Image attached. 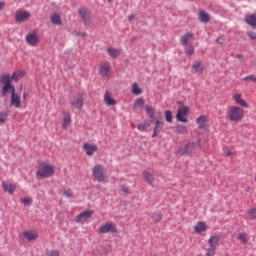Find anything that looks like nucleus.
Here are the masks:
<instances>
[{"instance_id":"obj_1","label":"nucleus","mask_w":256,"mask_h":256,"mask_svg":"<svg viewBox=\"0 0 256 256\" xmlns=\"http://www.w3.org/2000/svg\"><path fill=\"white\" fill-rule=\"evenodd\" d=\"M229 121L239 123L245 117V110L239 106H232L227 112Z\"/></svg>"},{"instance_id":"obj_2","label":"nucleus","mask_w":256,"mask_h":256,"mask_svg":"<svg viewBox=\"0 0 256 256\" xmlns=\"http://www.w3.org/2000/svg\"><path fill=\"white\" fill-rule=\"evenodd\" d=\"M13 79H15V74H13L12 78L9 75L1 76L0 81L2 85H4L2 88L3 97H5V95H7L9 92L11 93V95H13V91L15 93V86L11 84L13 82Z\"/></svg>"},{"instance_id":"obj_3","label":"nucleus","mask_w":256,"mask_h":256,"mask_svg":"<svg viewBox=\"0 0 256 256\" xmlns=\"http://www.w3.org/2000/svg\"><path fill=\"white\" fill-rule=\"evenodd\" d=\"M36 175L38 177H41L42 179L53 177V175H55V166L49 163H42L39 166L38 171L36 172Z\"/></svg>"},{"instance_id":"obj_4","label":"nucleus","mask_w":256,"mask_h":256,"mask_svg":"<svg viewBox=\"0 0 256 256\" xmlns=\"http://www.w3.org/2000/svg\"><path fill=\"white\" fill-rule=\"evenodd\" d=\"M92 175L98 181V183H107V172L105 167L101 164H97L92 169Z\"/></svg>"},{"instance_id":"obj_5","label":"nucleus","mask_w":256,"mask_h":256,"mask_svg":"<svg viewBox=\"0 0 256 256\" xmlns=\"http://www.w3.org/2000/svg\"><path fill=\"white\" fill-rule=\"evenodd\" d=\"M197 147L201 149V138H198L196 141H190L186 146L179 148V155H185V153H193L197 150Z\"/></svg>"},{"instance_id":"obj_6","label":"nucleus","mask_w":256,"mask_h":256,"mask_svg":"<svg viewBox=\"0 0 256 256\" xmlns=\"http://www.w3.org/2000/svg\"><path fill=\"white\" fill-rule=\"evenodd\" d=\"M70 105L73 109H83L85 101L83 100V95L81 93L75 94L70 98Z\"/></svg>"},{"instance_id":"obj_7","label":"nucleus","mask_w":256,"mask_h":256,"mask_svg":"<svg viewBox=\"0 0 256 256\" xmlns=\"http://www.w3.org/2000/svg\"><path fill=\"white\" fill-rule=\"evenodd\" d=\"M190 109L187 106H182L178 109L176 114L177 121L180 123H188L187 115H189Z\"/></svg>"},{"instance_id":"obj_8","label":"nucleus","mask_w":256,"mask_h":256,"mask_svg":"<svg viewBox=\"0 0 256 256\" xmlns=\"http://www.w3.org/2000/svg\"><path fill=\"white\" fill-rule=\"evenodd\" d=\"M19 238L22 241H37V239L39 238V234L36 231L26 230L19 235Z\"/></svg>"},{"instance_id":"obj_9","label":"nucleus","mask_w":256,"mask_h":256,"mask_svg":"<svg viewBox=\"0 0 256 256\" xmlns=\"http://www.w3.org/2000/svg\"><path fill=\"white\" fill-rule=\"evenodd\" d=\"M30 18L31 13H29V11L26 10H19L15 14L16 23H23L25 21H29Z\"/></svg>"},{"instance_id":"obj_10","label":"nucleus","mask_w":256,"mask_h":256,"mask_svg":"<svg viewBox=\"0 0 256 256\" xmlns=\"http://www.w3.org/2000/svg\"><path fill=\"white\" fill-rule=\"evenodd\" d=\"M79 15L86 27L91 25V11L87 10V8H81L79 10Z\"/></svg>"},{"instance_id":"obj_11","label":"nucleus","mask_w":256,"mask_h":256,"mask_svg":"<svg viewBox=\"0 0 256 256\" xmlns=\"http://www.w3.org/2000/svg\"><path fill=\"white\" fill-rule=\"evenodd\" d=\"M93 213H95L93 210H86L80 213L76 218L77 223H81L82 225L87 223V221L93 217Z\"/></svg>"},{"instance_id":"obj_12","label":"nucleus","mask_w":256,"mask_h":256,"mask_svg":"<svg viewBox=\"0 0 256 256\" xmlns=\"http://www.w3.org/2000/svg\"><path fill=\"white\" fill-rule=\"evenodd\" d=\"M26 42L28 45H31V47H37L39 44V36H37V32H30L26 35Z\"/></svg>"},{"instance_id":"obj_13","label":"nucleus","mask_w":256,"mask_h":256,"mask_svg":"<svg viewBox=\"0 0 256 256\" xmlns=\"http://www.w3.org/2000/svg\"><path fill=\"white\" fill-rule=\"evenodd\" d=\"M99 233H117V227L113 222L103 224L99 227Z\"/></svg>"},{"instance_id":"obj_14","label":"nucleus","mask_w":256,"mask_h":256,"mask_svg":"<svg viewBox=\"0 0 256 256\" xmlns=\"http://www.w3.org/2000/svg\"><path fill=\"white\" fill-rule=\"evenodd\" d=\"M100 75L105 78H109L111 73V64L109 62H104L100 65L99 68Z\"/></svg>"},{"instance_id":"obj_15","label":"nucleus","mask_w":256,"mask_h":256,"mask_svg":"<svg viewBox=\"0 0 256 256\" xmlns=\"http://www.w3.org/2000/svg\"><path fill=\"white\" fill-rule=\"evenodd\" d=\"M10 105L11 107H15V109H21V96L13 92L10 98Z\"/></svg>"},{"instance_id":"obj_16","label":"nucleus","mask_w":256,"mask_h":256,"mask_svg":"<svg viewBox=\"0 0 256 256\" xmlns=\"http://www.w3.org/2000/svg\"><path fill=\"white\" fill-rule=\"evenodd\" d=\"M2 189L6 193H9V195H13V193H15V191L17 190V184H13L11 182L3 181L2 182Z\"/></svg>"},{"instance_id":"obj_17","label":"nucleus","mask_w":256,"mask_h":256,"mask_svg":"<svg viewBox=\"0 0 256 256\" xmlns=\"http://www.w3.org/2000/svg\"><path fill=\"white\" fill-rule=\"evenodd\" d=\"M144 179L146 181V183H148V185L153 186L155 184V174H153L152 170H145L144 173Z\"/></svg>"},{"instance_id":"obj_18","label":"nucleus","mask_w":256,"mask_h":256,"mask_svg":"<svg viewBox=\"0 0 256 256\" xmlns=\"http://www.w3.org/2000/svg\"><path fill=\"white\" fill-rule=\"evenodd\" d=\"M232 99L236 105H240V107H249V104H247V102L242 98L241 93L233 94Z\"/></svg>"},{"instance_id":"obj_19","label":"nucleus","mask_w":256,"mask_h":256,"mask_svg":"<svg viewBox=\"0 0 256 256\" xmlns=\"http://www.w3.org/2000/svg\"><path fill=\"white\" fill-rule=\"evenodd\" d=\"M196 123L200 129H203L204 131L209 129V124L207 121V116L202 115L197 118Z\"/></svg>"},{"instance_id":"obj_20","label":"nucleus","mask_w":256,"mask_h":256,"mask_svg":"<svg viewBox=\"0 0 256 256\" xmlns=\"http://www.w3.org/2000/svg\"><path fill=\"white\" fill-rule=\"evenodd\" d=\"M83 149L86 152V155H88V157H91L93 155V153L97 152V145L95 144H89V143H85L83 145Z\"/></svg>"},{"instance_id":"obj_21","label":"nucleus","mask_w":256,"mask_h":256,"mask_svg":"<svg viewBox=\"0 0 256 256\" xmlns=\"http://www.w3.org/2000/svg\"><path fill=\"white\" fill-rule=\"evenodd\" d=\"M164 125L165 124L163 123V121H161V120L156 121V125L154 127L153 134H152L153 138L157 137L159 135V133H161V131H163Z\"/></svg>"},{"instance_id":"obj_22","label":"nucleus","mask_w":256,"mask_h":256,"mask_svg":"<svg viewBox=\"0 0 256 256\" xmlns=\"http://www.w3.org/2000/svg\"><path fill=\"white\" fill-rule=\"evenodd\" d=\"M245 23L250 25V27H256V15L255 14H248L244 18Z\"/></svg>"},{"instance_id":"obj_23","label":"nucleus","mask_w":256,"mask_h":256,"mask_svg":"<svg viewBox=\"0 0 256 256\" xmlns=\"http://www.w3.org/2000/svg\"><path fill=\"white\" fill-rule=\"evenodd\" d=\"M104 103L108 106L117 105V102L115 99H113V97H111V93L109 91H106L104 95Z\"/></svg>"},{"instance_id":"obj_24","label":"nucleus","mask_w":256,"mask_h":256,"mask_svg":"<svg viewBox=\"0 0 256 256\" xmlns=\"http://www.w3.org/2000/svg\"><path fill=\"white\" fill-rule=\"evenodd\" d=\"M207 229H208L207 223H205V222H198L194 227V231L196 233H205V231H207Z\"/></svg>"},{"instance_id":"obj_25","label":"nucleus","mask_w":256,"mask_h":256,"mask_svg":"<svg viewBox=\"0 0 256 256\" xmlns=\"http://www.w3.org/2000/svg\"><path fill=\"white\" fill-rule=\"evenodd\" d=\"M194 35L191 32H187L186 34L182 35L180 38V41L182 43V45H189V42L191 41V39H193Z\"/></svg>"},{"instance_id":"obj_26","label":"nucleus","mask_w":256,"mask_h":256,"mask_svg":"<svg viewBox=\"0 0 256 256\" xmlns=\"http://www.w3.org/2000/svg\"><path fill=\"white\" fill-rule=\"evenodd\" d=\"M107 53L112 59H117L119 55H121V50L113 48V47H108L107 48Z\"/></svg>"},{"instance_id":"obj_27","label":"nucleus","mask_w":256,"mask_h":256,"mask_svg":"<svg viewBox=\"0 0 256 256\" xmlns=\"http://www.w3.org/2000/svg\"><path fill=\"white\" fill-rule=\"evenodd\" d=\"M220 237L219 236H211L208 240V245L214 249H217V245H219Z\"/></svg>"},{"instance_id":"obj_28","label":"nucleus","mask_w":256,"mask_h":256,"mask_svg":"<svg viewBox=\"0 0 256 256\" xmlns=\"http://www.w3.org/2000/svg\"><path fill=\"white\" fill-rule=\"evenodd\" d=\"M198 17L201 23H209L210 17H209V14H207L205 11L200 10Z\"/></svg>"},{"instance_id":"obj_29","label":"nucleus","mask_w":256,"mask_h":256,"mask_svg":"<svg viewBox=\"0 0 256 256\" xmlns=\"http://www.w3.org/2000/svg\"><path fill=\"white\" fill-rule=\"evenodd\" d=\"M192 69H194L195 73H203V71H205V68L203 67L201 61L194 62L192 65Z\"/></svg>"},{"instance_id":"obj_30","label":"nucleus","mask_w":256,"mask_h":256,"mask_svg":"<svg viewBox=\"0 0 256 256\" xmlns=\"http://www.w3.org/2000/svg\"><path fill=\"white\" fill-rule=\"evenodd\" d=\"M184 47H185L184 51L186 55H189V56L195 55V46H193V44H186Z\"/></svg>"},{"instance_id":"obj_31","label":"nucleus","mask_w":256,"mask_h":256,"mask_svg":"<svg viewBox=\"0 0 256 256\" xmlns=\"http://www.w3.org/2000/svg\"><path fill=\"white\" fill-rule=\"evenodd\" d=\"M71 125V114L67 113L64 115L62 127L63 129H67Z\"/></svg>"},{"instance_id":"obj_32","label":"nucleus","mask_w":256,"mask_h":256,"mask_svg":"<svg viewBox=\"0 0 256 256\" xmlns=\"http://www.w3.org/2000/svg\"><path fill=\"white\" fill-rule=\"evenodd\" d=\"M51 22L53 25H62L61 16L57 13L51 16Z\"/></svg>"},{"instance_id":"obj_33","label":"nucleus","mask_w":256,"mask_h":256,"mask_svg":"<svg viewBox=\"0 0 256 256\" xmlns=\"http://www.w3.org/2000/svg\"><path fill=\"white\" fill-rule=\"evenodd\" d=\"M176 131L179 135H186L188 129L186 125H178L176 126Z\"/></svg>"},{"instance_id":"obj_34","label":"nucleus","mask_w":256,"mask_h":256,"mask_svg":"<svg viewBox=\"0 0 256 256\" xmlns=\"http://www.w3.org/2000/svg\"><path fill=\"white\" fill-rule=\"evenodd\" d=\"M132 93L133 95H141L143 93V90H141L139 84L134 83L132 86Z\"/></svg>"},{"instance_id":"obj_35","label":"nucleus","mask_w":256,"mask_h":256,"mask_svg":"<svg viewBox=\"0 0 256 256\" xmlns=\"http://www.w3.org/2000/svg\"><path fill=\"white\" fill-rule=\"evenodd\" d=\"M165 119L167 123H173V112L170 110L165 111Z\"/></svg>"},{"instance_id":"obj_36","label":"nucleus","mask_w":256,"mask_h":256,"mask_svg":"<svg viewBox=\"0 0 256 256\" xmlns=\"http://www.w3.org/2000/svg\"><path fill=\"white\" fill-rule=\"evenodd\" d=\"M145 111L146 113L150 116V117H153L155 115V108L149 106V105H146L145 106Z\"/></svg>"},{"instance_id":"obj_37","label":"nucleus","mask_w":256,"mask_h":256,"mask_svg":"<svg viewBox=\"0 0 256 256\" xmlns=\"http://www.w3.org/2000/svg\"><path fill=\"white\" fill-rule=\"evenodd\" d=\"M248 215L251 221H255L256 219V208L248 210Z\"/></svg>"},{"instance_id":"obj_38","label":"nucleus","mask_w":256,"mask_h":256,"mask_svg":"<svg viewBox=\"0 0 256 256\" xmlns=\"http://www.w3.org/2000/svg\"><path fill=\"white\" fill-rule=\"evenodd\" d=\"M237 239H239L241 243H247V234L238 233Z\"/></svg>"},{"instance_id":"obj_39","label":"nucleus","mask_w":256,"mask_h":256,"mask_svg":"<svg viewBox=\"0 0 256 256\" xmlns=\"http://www.w3.org/2000/svg\"><path fill=\"white\" fill-rule=\"evenodd\" d=\"M63 195L64 197H66L67 199H71V197H73V191H71V189H65L63 191Z\"/></svg>"},{"instance_id":"obj_40","label":"nucleus","mask_w":256,"mask_h":256,"mask_svg":"<svg viewBox=\"0 0 256 256\" xmlns=\"http://www.w3.org/2000/svg\"><path fill=\"white\" fill-rule=\"evenodd\" d=\"M161 219H163V214L158 212L153 215V221H155V223H159Z\"/></svg>"},{"instance_id":"obj_41","label":"nucleus","mask_w":256,"mask_h":256,"mask_svg":"<svg viewBox=\"0 0 256 256\" xmlns=\"http://www.w3.org/2000/svg\"><path fill=\"white\" fill-rule=\"evenodd\" d=\"M148 127H149V124L147 123L137 125L138 131H147Z\"/></svg>"},{"instance_id":"obj_42","label":"nucleus","mask_w":256,"mask_h":256,"mask_svg":"<svg viewBox=\"0 0 256 256\" xmlns=\"http://www.w3.org/2000/svg\"><path fill=\"white\" fill-rule=\"evenodd\" d=\"M135 107H143V105H145V100H143V98H138L135 101Z\"/></svg>"},{"instance_id":"obj_43","label":"nucleus","mask_w":256,"mask_h":256,"mask_svg":"<svg viewBox=\"0 0 256 256\" xmlns=\"http://www.w3.org/2000/svg\"><path fill=\"white\" fill-rule=\"evenodd\" d=\"M215 251H217V248H213V247L208 248L206 256H215Z\"/></svg>"},{"instance_id":"obj_44","label":"nucleus","mask_w":256,"mask_h":256,"mask_svg":"<svg viewBox=\"0 0 256 256\" xmlns=\"http://www.w3.org/2000/svg\"><path fill=\"white\" fill-rule=\"evenodd\" d=\"M242 81H253V83H256V77L253 75L246 76V77L242 78Z\"/></svg>"},{"instance_id":"obj_45","label":"nucleus","mask_w":256,"mask_h":256,"mask_svg":"<svg viewBox=\"0 0 256 256\" xmlns=\"http://www.w3.org/2000/svg\"><path fill=\"white\" fill-rule=\"evenodd\" d=\"M46 256H59L58 250H50L46 252Z\"/></svg>"},{"instance_id":"obj_46","label":"nucleus","mask_w":256,"mask_h":256,"mask_svg":"<svg viewBox=\"0 0 256 256\" xmlns=\"http://www.w3.org/2000/svg\"><path fill=\"white\" fill-rule=\"evenodd\" d=\"M7 120V113L0 112V123H5Z\"/></svg>"},{"instance_id":"obj_47","label":"nucleus","mask_w":256,"mask_h":256,"mask_svg":"<svg viewBox=\"0 0 256 256\" xmlns=\"http://www.w3.org/2000/svg\"><path fill=\"white\" fill-rule=\"evenodd\" d=\"M21 203H23V205H31L32 200L30 198H22Z\"/></svg>"},{"instance_id":"obj_48","label":"nucleus","mask_w":256,"mask_h":256,"mask_svg":"<svg viewBox=\"0 0 256 256\" xmlns=\"http://www.w3.org/2000/svg\"><path fill=\"white\" fill-rule=\"evenodd\" d=\"M121 191H122V193H124L125 195H129V193H131V191L129 190V187H127V186H122V187H121Z\"/></svg>"},{"instance_id":"obj_49","label":"nucleus","mask_w":256,"mask_h":256,"mask_svg":"<svg viewBox=\"0 0 256 256\" xmlns=\"http://www.w3.org/2000/svg\"><path fill=\"white\" fill-rule=\"evenodd\" d=\"M247 35L248 37H250V39H253V40L256 39V32H248Z\"/></svg>"},{"instance_id":"obj_50","label":"nucleus","mask_w":256,"mask_h":256,"mask_svg":"<svg viewBox=\"0 0 256 256\" xmlns=\"http://www.w3.org/2000/svg\"><path fill=\"white\" fill-rule=\"evenodd\" d=\"M224 153H225V155H226V157H231V155H233V152H231V150H229V149H224Z\"/></svg>"},{"instance_id":"obj_51","label":"nucleus","mask_w":256,"mask_h":256,"mask_svg":"<svg viewBox=\"0 0 256 256\" xmlns=\"http://www.w3.org/2000/svg\"><path fill=\"white\" fill-rule=\"evenodd\" d=\"M79 37H85L87 34L85 32L78 33Z\"/></svg>"},{"instance_id":"obj_52","label":"nucleus","mask_w":256,"mask_h":256,"mask_svg":"<svg viewBox=\"0 0 256 256\" xmlns=\"http://www.w3.org/2000/svg\"><path fill=\"white\" fill-rule=\"evenodd\" d=\"M5 7V2H0V11Z\"/></svg>"},{"instance_id":"obj_53","label":"nucleus","mask_w":256,"mask_h":256,"mask_svg":"<svg viewBox=\"0 0 256 256\" xmlns=\"http://www.w3.org/2000/svg\"><path fill=\"white\" fill-rule=\"evenodd\" d=\"M133 19H135V16H134V15L128 16V20H129V21H133Z\"/></svg>"},{"instance_id":"obj_54","label":"nucleus","mask_w":256,"mask_h":256,"mask_svg":"<svg viewBox=\"0 0 256 256\" xmlns=\"http://www.w3.org/2000/svg\"><path fill=\"white\" fill-rule=\"evenodd\" d=\"M236 59H243V55L242 54L236 55Z\"/></svg>"},{"instance_id":"obj_55","label":"nucleus","mask_w":256,"mask_h":256,"mask_svg":"<svg viewBox=\"0 0 256 256\" xmlns=\"http://www.w3.org/2000/svg\"><path fill=\"white\" fill-rule=\"evenodd\" d=\"M23 98L27 99V94L26 93L23 94Z\"/></svg>"},{"instance_id":"obj_56","label":"nucleus","mask_w":256,"mask_h":256,"mask_svg":"<svg viewBox=\"0 0 256 256\" xmlns=\"http://www.w3.org/2000/svg\"><path fill=\"white\" fill-rule=\"evenodd\" d=\"M217 43H220V44H221V40L217 39Z\"/></svg>"},{"instance_id":"obj_57","label":"nucleus","mask_w":256,"mask_h":256,"mask_svg":"<svg viewBox=\"0 0 256 256\" xmlns=\"http://www.w3.org/2000/svg\"><path fill=\"white\" fill-rule=\"evenodd\" d=\"M217 43H220V44H221V40L217 39Z\"/></svg>"},{"instance_id":"obj_58","label":"nucleus","mask_w":256,"mask_h":256,"mask_svg":"<svg viewBox=\"0 0 256 256\" xmlns=\"http://www.w3.org/2000/svg\"><path fill=\"white\" fill-rule=\"evenodd\" d=\"M113 0H108L109 3H111Z\"/></svg>"}]
</instances>
